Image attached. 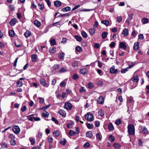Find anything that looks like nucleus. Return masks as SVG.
Wrapping results in <instances>:
<instances>
[{"label": "nucleus", "mask_w": 149, "mask_h": 149, "mask_svg": "<svg viewBox=\"0 0 149 149\" xmlns=\"http://www.w3.org/2000/svg\"><path fill=\"white\" fill-rule=\"evenodd\" d=\"M95 126L96 127H98L100 126V123L99 121H96L95 122Z\"/></svg>", "instance_id": "338daca9"}, {"label": "nucleus", "mask_w": 149, "mask_h": 149, "mask_svg": "<svg viewBox=\"0 0 149 149\" xmlns=\"http://www.w3.org/2000/svg\"><path fill=\"white\" fill-rule=\"evenodd\" d=\"M53 135L54 136L57 137L59 135V132L58 130H55L53 132Z\"/></svg>", "instance_id": "412c9836"}, {"label": "nucleus", "mask_w": 149, "mask_h": 149, "mask_svg": "<svg viewBox=\"0 0 149 149\" xmlns=\"http://www.w3.org/2000/svg\"><path fill=\"white\" fill-rule=\"evenodd\" d=\"M128 132L131 135H134L135 134L134 127L132 124L129 125L127 127Z\"/></svg>", "instance_id": "f257e3e1"}, {"label": "nucleus", "mask_w": 149, "mask_h": 149, "mask_svg": "<svg viewBox=\"0 0 149 149\" xmlns=\"http://www.w3.org/2000/svg\"><path fill=\"white\" fill-rule=\"evenodd\" d=\"M26 106H24L23 107H22L21 109V110L22 112H24L26 111Z\"/></svg>", "instance_id": "0e129e2a"}, {"label": "nucleus", "mask_w": 149, "mask_h": 149, "mask_svg": "<svg viewBox=\"0 0 149 149\" xmlns=\"http://www.w3.org/2000/svg\"><path fill=\"white\" fill-rule=\"evenodd\" d=\"M8 34L11 37H13L15 35V33L13 30H10L8 31Z\"/></svg>", "instance_id": "2eb2a0df"}, {"label": "nucleus", "mask_w": 149, "mask_h": 149, "mask_svg": "<svg viewBox=\"0 0 149 149\" xmlns=\"http://www.w3.org/2000/svg\"><path fill=\"white\" fill-rule=\"evenodd\" d=\"M108 127L111 131H113L114 130V127L111 123H110L108 124Z\"/></svg>", "instance_id": "c756f323"}, {"label": "nucleus", "mask_w": 149, "mask_h": 149, "mask_svg": "<svg viewBox=\"0 0 149 149\" xmlns=\"http://www.w3.org/2000/svg\"><path fill=\"white\" fill-rule=\"evenodd\" d=\"M132 80L134 82H138L139 81V77L137 76H134L132 78Z\"/></svg>", "instance_id": "6ab92c4d"}, {"label": "nucleus", "mask_w": 149, "mask_h": 149, "mask_svg": "<svg viewBox=\"0 0 149 149\" xmlns=\"http://www.w3.org/2000/svg\"><path fill=\"white\" fill-rule=\"evenodd\" d=\"M34 24L36 26L39 27L40 26V22L38 20H36L34 21Z\"/></svg>", "instance_id": "f704fd0d"}, {"label": "nucleus", "mask_w": 149, "mask_h": 149, "mask_svg": "<svg viewBox=\"0 0 149 149\" xmlns=\"http://www.w3.org/2000/svg\"><path fill=\"white\" fill-rule=\"evenodd\" d=\"M97 102L100 104H102L104 101V97L102 96H100L97 98Z\"/></svg>", "instance_id": "39448f33"}, {"label": "nucleus", "mask_w": 149, "mask_h": 149, "mask_svg": "<svg viewBox=\"0 0 149 149\" xmlns=\"http://www.w3.org/2000/svg\"><path fill=\"white\" fill-rule=\"evenodd\" d=\"M76 50L78 52H81L82 51L81 47L78 46L76 47Z\"/></svg>", "instance_id": "de8ad7c7"}, {"label": "nucleus", "mask_w": 149, "mask_h": 149, "mask_svg": "<svg viewBox=\"0 0 149 149\" xmlns=\"http://www.w3.org/2000/svg\"><path fill=\"white\" fill-rule=\"evenodd\" d=\"M31 34V33L29 31H27L24 33V35L27 38L29 37L30 36Z\"/></svg>", "instance_id": "e433bc0d"}, {"label": "nucleus", "mask_w": 149, "mask_h": 149, "mask_svg": "<svg viewBox=\"0 0 149 149\" xmlns=\"http://www.w3.org/2000/svg\"><path fill=\"white\" fill-rule=\"evenodd\" d=\"M76 134V132L74 130H70L69 132V134L71 136L75 135Z\"/></svg>", "instance_id": "4c0bfd02"}, {"label": "nucleus", "mask_w": 149, "mask_h": 149, "mask_svg": "<svg viewBox=\"0 0 149 149\" xmlns=\"http://www.w3.org/2000/svg\"><path fill=\"white\" fill-rule=\"evenodd\" d=\"M71 10V8L69 6H67V7H65L64 8H63L62 10V11L64 12H68L70 10Z\"/></svg>", "instance_id": "a211bd4d"}, {"label": "nucleus", "mask_w": 149, "mask_h": 149, "mask_svg": "<svg viewBox=\"0 0 149 149\" xmlns=\"http://www.w3.org/2000/svg\"><path fill=\"white\" fill-rule=\"evenodd\" d=\"M38 6L39 7V9L40 10H42L44 8V5L42 3L41 4L39 3Z\"/></svg>", "instance_id": "79ce46f5"}, {"label": "nucleus", "mask_w": 149, "mask_h": 149, "mask_svg": "<svg viewBox=\"0 0 149 149\" xmlns=\"http://www.w3.org/2000/svg\"><path fill=\"white\" fill-rule=\"evenodd\" d=\"M60 144L63 145H65L66 143V140L65 139L61 140L60 141Z\"/></svg>", "instance_id": "a18cd8bd"}, {"label": "nucleus", "mask_w": 149, "mask_h": 149, "mask_svg": "<svg viewBox=\"0 0 149 149\" xmlns=\"http://www.w3.org/2000/svg\"><path fill=\"white\" fill-rule=\"evenodd\" d=\"M54 6L56 7H59L61 5V3L59 1H56L54 2Z\"/></svg>", "instance_id": "9b49d317"}, {"label": "nucleus", "mask_w": 149, "mask_h": 149, "mask_svg": "<svg viewBox=\"0 0 149 149\" xmlns=\"http://www.w3.org/2000/svg\"><path fill=\"white\" fill-rule=\"evenodd\" d=\"M67 71V70L65 69V68H63L62 69L60 70H59V72L60 73H62L64 72H65Z\"/></svg>", "instance_id": "6e6d98bb"}, {"label": "nucleus", "mask_w": 149, "mask_h": 149, "mask_svg": "<svg viewBox=\"0 0 149 149\" xmlns=\"http://www.w3.org/2000/svg\"><path fill=\"white\" fill-rule=\"evenodd\" d=\"M29 140L30 142H31V145H33L35 144V140L34 138L31 137L29 138Z\"/></svg>", "instance_id": "473e14b6"}, {"label": "nucleus", "mask_w": 149, "mask_h": 149, "mask_svg": "<svg viewBox=\"0 0 149 149\" xmlns=\"http://www.w3.org/2000/svg\"><path fill=\"white\" fill-rule=\"evenodd\" d=\"M114 66H113L111 67L110 70V73L112 74H115L117 73L118 71V70L114 68Z\"/></svg>", "instance_id": "9d476101"}, {"label": "nucleus", "mask_w": 149, "mask_h": 149, "mask_svg": "<svg viewBox=\"0 0 149 149\" xmlns=\"http://www.w3.org/2000/svg\"><path fill=\"white\" fill-rule=\"evenodd\" d=\"M90 144L88 142L86 143L83 146V147L85 148H88Z\"/></svg>", "instance_id": "3c124183"}, {"label": "nucleus", "mask_w": 149, "mask_h": 149, "mask_svg": "<svg viewBox=\"0 0 149 149\" xmlns=\"http://www.w3.org/2000/svg\"><path fill=\"white\" fill-rule=\"evenodd\" d=\"M85 118L87 121H91L93 119V116L90 113H88L85 115Z\"/></svg>", "instance_id": "f03ea898"}, {"label": "nucleus", "mask_w": 149, "mask_h": 149, "mask_svg": "<svg viewBox=\"0 0 149 149\" xmlns=\"http://www.w3.org/2000/svg\"><path fill=\"white\" fill-rule=\"evenodd\" d=\"M139 43L138 42H136L134 44L133 49L136 51L138 50L139 49Z\"/></svg>", "instance_id": "ddd939ff"}, {"label": "nucleus", "mask_w": 149, "mask_h": 149, "mask_svg": "<svg viewBox=\"0 0 149 149\" xmlns=\"http://www.w3.org/2000/svg\"><path fill=\"white\" fill-rule=\"evenodd\" d=\"M59 65L58 64H56L53 67V69L54 70H56L58 69Z\"/></svg>", "instance_id": "052dcab7"}, {"label": "nucleus", "mask_w": 149, "mask_h": 149, "mask_svg": "<svg viewBox=\"0 0 149 149\" xmlns=\"http://www.w3.org/2000/svg\"><path fill=\"white\" fill-rule=\"evenodd\" d=\"M58 113L60 115H61L62 117H65L66 115V113L65 111L62 109H60L58 111Z\"/></svg>", "instance_id": "6e6552de"}, {"label": "nucleus", "mask_w": 149, "mask_h": 149, "mask_svg": "<svg viewBox=\"0 0 149 149\" xmlns=\"http://www.w3.org/2000/svg\"><path fill=\"white\" fill-rule=\"evenodd\" d=\"M49 115V113L46 111L43 112L42 113V116L44 118L47 117Z\"/></svg>", "instance_id": "cd10ccee"}, {"label": "nucleus", "mask_w": 149, "mask_h": 149, "mask_svg": "<svg viewBox=\"0 0 149 149\" xmlns=\"http://www.w3.org/2000/svg\"><path fill=\"white\" fill-rule=\"evenodd\" d=\"M64 55L65 54L63 52L59 53L58 55L59 58L60 59H63L64 57Z\"/></svg>", "instance_id": "f3484780"}, {"label": "nucleus", "mask_w": 149, "mask_h": 149, "mask_svg": "<svg viewBox=\"0 0 149 149\" xmlns=\"http://www.w3.org/2000/svg\"><path fill=\"white\" fill-rule=\"evenodd\" d=\"M141 132L144 134H146L148 132V130L147 128L145 126L142 127L141 128Z\"/></svg>", "instance_id": "f8f14e48"}, {"label": "nucleus", "mask_w": 149, "mask_h": 149, "mask_svg": "<svg viewBox=\"0 0 149 149\" xmlns=\"http://www.w3.org/2000/svg\"><path fill=\"white\" fill-rule=\"evenodd\" d=\"M52 120L56 124H58V120L54 117H52Z\"/></svg>", "instance_id": "5fc2aeb1"}, {"label": "nucleus", "mask_w": 149, "mask_h": 149, "mask_svg": "<svg viewBox=\"0 0 149 149\" xmlns=\"http://www.w3.org/2000/svg\"><path fill=\"white\" fill-rule=\"evenodd\" d=\"M115 45V43L114 42H112L109 45V46L111 47H113Z\"/></svg>", "instance_id": "69168bd1"}, {"label": "nucleus", "mask_w": 149, "mask_h": 149, "mask_svg": "<svg viewBox=\"0 0 149 149\" xmlns=\"http://www.w3.org/2000/svg\"><path fill=\"white\" fill-rule=\"evenodd\" d=\"M87 127L89 129L93 128V125L90 123H87Z\"/></svg>", "instance_id": "13d9d810"}, {"label": "nucleus", "mask_w": 149, "mask_h": 149, "mask_svg": "<svg viewBox=\"0 0 149 149\" xmlns=\"http://www.w3.org/2000/svg\"><path fill=\"white\" fill-rule=\"evenodd\" d=\"M148 19L147 18H143L141 19L142 22L143 24L148 23Z\"/></svg>", "instance_id": "5701e85b"}, {"label": "nucleus", "mask_w": 149, "mask_h": 149, "mask_svg": "<svg viewBox=\"0 0 149 149\" xmlns=\"http://www.w3.org/2000/svg\"><path fill=\"white\" fill-rule=\"evenodd\" d=\"M95 31V28H93L89 29V32L91 35H93L94 34Z\"/></svg>", "instance_id": "b1692460"}, {"label": "nucleus", "mask_w": 149, "mask_h": 149, "mask_svg": "<svg viewBox=\"0 0 149 149\" xmlns=\"http://www.w3.org/2000/svg\"><path fill=\"white\" fill-rule=\"evenodd\" d=\"M113 146L117 149H119L121 147V146L120 144L116 143H114Z\"/></svg>", "instance_id": "c9c22d12"}, {"label": "nucleus", "mask_w": 149, "mask_h": 149, "mask_svg": "<svg viewBox=\"0 0 149 149\" xmlns=\"http://www.w3.org/2000/svg\"><path fill=\"white\" fill-rule=\"evenodd\" d=\"M115 123L117 125H118L121 123V121L120 119H118L116 120Z\"/></svg>", "instance_id": "c03bdc74"}, {"label": "nucleus", "mask_w": 149, "mask_h": 149, "mask_svg": "<svg viewBox=\"0 0 149 149\" xmlns=\"http://www.w3.org/2000/svg\"><path fill=\"white\" fill-rule=\"evenodd\" d=\"M88 87L89 88H92L94 87L93 84L92 83H89L87 85Z\"/></svg>", "instance_id": "8fccbe9b"}, {"label": "nucleus", "mask_w": 149, "mask_h": 149, "mask_svg": "<svg viewBox=\"0 0 149 149\" xmlns=\"http://www.w3.org/2000/svg\"><path fill=\"white\" fill-rule=\"evenodd\" d=\"M86 136L88 138H91L93 136L92 132L91 131L87 132L86 134Z\"/></svg>", "instance_id": "393cba45"}, {"label": "nucleus", "mask_w": 149, "mask_h": 149, "mask_svg": "<svg viewBox=\"0 0 149 149\" xmlns=\"http://www.w3.org/2000/svg\"><path fill=\"white\" fill-rule=\"evenodd\" d=\"M80 73L83 74H85L88 72V69L87 68H83L80 70Z\"/></svg>", "instance_id": "dca6fc26"}, {"label": "nucleus", "mask_w": 149, "mask_h": 149, "mask_svg": "<svg viewBox=\"0 0 149 149\" xmlns=\"http://www.w3.org/2000/svg\"><path fill=\"white\" fill-rule=\"evenodd\" d=\"M79 91L81 93H84L86 92V90L84 87H81L79 89Z\"/></svg>", "instance_id": "49530a36"}, {"label": "nucleus", "mask_w": 149, "mask_h": 149, "mask_svg": "<svg viewBox=\"0 0 149 149\" xmlns=\"http://www.w3.org/2000/svg\"><path fill=\"white\" fill-rule=\"evenodd\" d=\"M108 35L107 33L106 32H104L102 34V37L103 39L105 38Z\"/></svg>", "instance_id": "7c9ffc66"}, {"label": "nucleus", "mask_w": 149, "mask_h": 149, "mask_svg": "<svg viewBox=\"0 0 149 149\" xmlns=\"http://www.w3.org/2000/svg\"><path fill=\"white\" fill-rule=\"evenodd\" d=\"M122 34H123L125 36H127L128 34V30L126 28L124 29L122 32Z\"/></svg>", "instance_id": "4468645a"}, {"label": "nucleus", "mask_w": 149, "mask_h": 149, "mask_svg": "<svg viewBox=\"0 0 149 149\" xmlns=\"http://www.w3.org/2000/svg\"><path fill=\"white\" fill-rule=\"evenodd\" d=\"M13 131L16 134H19V126L17 125H14L13 127Z\"/></svg>", "instance_id": "423d86ee"}, {"label": "nucleus", "mask_w": 149, "mask_h": 149, "mask_svg": "<svg viewBox=\"0 0 149 149\" xmlns=\"http://www.w3.org/2000/svg\"><path fill=\"white\" fill-rule=\"evenodd\" d=\"M72 105L70 102H66L64 105V108L67 110H70L72 109Z\"/></svg>", "instance_id": "7ed1b4c3"}, {"label": "nucleus", "mask_w": 149, "mask_h": 149, "mask_svg": "<svg viewBox=\"0 0 149 149\" xmlns=\"http://www.w3.org/2000/svg\"><path fill=\"white\" fill-rule=\"evenodd\" d=\"M115 138L114 136L112 135H110L109 137V141L112 142L114 141Z\"/></svg>", "instance_id": "bb28decb"}, {"label": "nucleus", "mask_w": 149, "mask_h": 149, "mask_svg": "<svg viewBox=\"0 0 149 149\" xmlns=\"http://www.w3.org/2000/svg\"><path fill=\"white\" fill-rule=\"evenodd\" d=\"M97 139L99 140H101L102 139V136L100 133H98L96 134Z\"/></svg>", "instance_id": "aec40b11"}, {"label": "nucleus", "mask_w": 149, "mask_h": 149, "mask_svg": "<svg viewBox=\"0 0 149 149\" xmlns=\"http://www.w3.org/2000/svg\"><path fill=\"white\" fill-rule=\"evenodd\" d=\"M94 47L95 48L98 49L100 47V45L99 43H95L94 44Z\"/></svg>", "instance_id": "680f3d73"}, {"label": "nucleus", "mask_w": 149, "mask_h": 149, "mask_svg": "<svg viewBox=\"0 0 149 149\" xmlns=\"http://www.w3.org/2000/svg\"><path fill=\"white\" fill-rule=\"evenodd\" d=\"M60 85L61 87H64L66 85V83L64 81H62L60 84Z\"/></svg>", "instance_id": "774afa93"}, {"label": "nucleus", "mask_w": 149, "mask_h": 149, "mask_svg": "<svg viewBox=\"0 0 149 149\" xmlns=\"http://www.w3.org/2000/svg\"><path fill=\"white\" fill-rule=\"evenodd\" d=\"M17 22V19L15 18H14L11 20L10 22V24L11 26H13L15 25Z\"/></svg>", "instance_id": "1a4fd4ad"}, {"label": "nucleus", "mask_w": 149, "mask_h": 149, "mask_svg": "<svg viewBox=\"0 0 149 149\" xmlns=\"http://www.w3.org/2000/svg\"><path fill=\"white\" fill-rule=\"evenodd\" d=\"M128 69L127 68H125V69H122L121 70V72L122 73H125L126 72H127V71H128Z\"/></svg>", "instance_id": "864d4df0"}, {"label": "nucleus", "mask_w": 149, "mask_h": 149, "mask_svg": "<svg viewBox=\"0 0 149 149\" xmlns=\"http://www.w3.org/2000/svg\"><path fill=\"white\" fill-rule=\"evenodd\" d=\"M119 46L120 48L124 50L126 49L127 47L125 43L123 42H120Z\"/></svg>", "instance_id": "0eeeda50"}, {"label": "nucleus", "mask_w": 149, "mask_h": 149, "mask_svg": "<svg viewBox=\"0 0 149 149\" xmlns=\"http://www.w3.org/2000/svg\"><path fill=\"white\" fill-rule=\"evenodd\" d=\"M98 23L97 21H95V22L94 24L93 25L94 28H97L98 25Z\"/></svg>", "instance_id": "e2e57ef3"}, {"label": "nucleus", "mask_w": 149, "mask_h": 149, "mask_svg": "<svg viewBox=\"0 0 149 149\" xmlns=\"http://www.w3.org/2000/svg\"><path fill=\"white\" fill-rule=\"evenodd\" d=\"M99 115L102 117L104 115V111L102 109H100L98 111Z\"/></svg>", "instance_id": "4be33fe9"}, {"label": "nucleus", "mask_w": 149, "mask_h": 149, "mask_svg": "<svg viewBox=\"0 0 149 149\" xmlns=\"http://www.w3.org/2000/svg\"><path fill=\"white\" fill-rule=\"evenodd\" d=\"M32 61L33 62H35L36 60L37 56L35 54H33L31 56Z\"/></svg>", "instance_id": "72a5a7b5"}, {"label": "nucleus", "mask_w": 149, "mask_h": 149, "mask_svg": "<svg viewBox=\"0 0 149 149\" xmlns=\"http://www.w3.org/2000/svg\"><path fill=\"white\" fill-rule=\"evenodd\" d=\"M56 52V49L54 47L51 48L49 50V53L51 54H54Z\"/></svg>", "instance_id": "a878e982"}, {"label": "nucleus", "mask_w": 149, "mask_h": 149, "mask_svg": "<svg viewBox=\"0 0 149 149\" xmlns=\"http://www.w3.org/2000/svg\"><path fill=\"white\" fill-rule=\"evenodd\" d=\"M47 140L48 142L50 144L52 143L53 141V139L50 136L48 137Z\"/></svg>", "instance_id": "58836bf2"}, {"label": "nucleus", "mask_w": 149, "mask_h": 149, "mask_svg": "<svg viewBox=\"0 0 149 149\" xmlns=\"http://www.w3.org/2000/svg\"><path fill=\"white\" fill-rule=\"evenodd\" d=\"M116 18V21L118 23L120 22L122 20V17L121 16H117Z\"/></svg>", "instance_id": "09e8293b"}, {"label": "nucleus", "mask_w": 149, "mask_h": 149, "mask_svg": "<svg viewBox=\"0 0 149 149\" xmlns=\"http://www.w3.org/2000/svg\"><path fill=\"white\" fill-rule=\"evenodd\" d=\"M39 102L40 103H44V100L43 98L41 97H39Z\"/></svg>", "instance_id": "4d7b16f0"}, {"label": "nucleus", "mask_w": 149, "mask_h": 149, "mask_svg": "<svg viewBox=\"0 0 149 149\" xmlns=\"http://www.w3.org/2000/svg\"><path fill=\"white\" fill-rule=\"evenodd\" d=\"M74 38L76 39V40L78 42L81 41L82 40V37L78 36L75 35L74 36Z\"/></svg>", "instance_id": "c85d7f7f"}, {"label": "nucleus", "mask_w": 149, "mask_h": 149, "mask_svg": "<svg viewBox=\"0 0 149 149\" xmlns=\"http://www.w3.org/2000/svg\"><path fill=\"white\" fill-rule=\"evenodd\" d=\"M82 36L84 38H86L88 35L84 31H82L81 33Z\"/></svg>", "instance_id": "ea45409f"}, {"label": "nucleus", "mask_w": 149, "mask_h": 149, "mask_svg": "<svg viewBox=\"0 0 149 149\" xmlns=\"http://www.w3.org/2000/svg\"><path fill=\"white\" fill-rule=\"evenodd\" d=\"M78 63L77 61H74L72 63V66L74 67H75L78 66Z\"/></svg>", "instance_id": "603ef678"}, {"label": "nucleus", "mask_w": 149, "mask_h": 149, "mask_svg": "<svg viewBox=\"0 0 149 149\" xmlns=\"http://www.w3.org/2000/svg\"><path fill=\"white\" fill-rule=\"evenodd\" d=\"M50 44L51 45H54L56 44V42L54 39H52L50 41Z\"/></svg>", "instance_id": "a19ab883"}, {"label": "nucleus", "mask_w": 149, "mask_h": 149, "mask_svg": "<svg viewBox=\"0 0 149 149\" xmlns=\"http://www.w3.org/2000/svg\"><path fill=\"white\" fill-rule=\"evenodd\" d=\"M69 15V14L68 13H67L64 14H60L59 15H58L57 17H65L68 16Z\"/></svg>", "instance_id": "37998d69"}, {"label": "nucleus", "mask_w": 149, "mask_h": 149, "mask_svg": "<svg viewBox=\"0 0 149 149\" xmlns=\"http://www.w3.org/2000/svg\"><path fill=\"white\" fill-rule=\"evenodd\" d=\"M40 82L41 85L45 87H47L49 84L46 83L45 79L44 78H42L40 79Z\"/></svg>", "instance_id": "20e7f679"}, {"label": "nucleus", "mask_w": 149, "mask_h": 149, "mask_svg": "<svg viewBox=\"0 0 149 149\" xmlns=\"http://www.w3.org/2000/svg\"><path fill=\"white\" fill-rule=\"evenodd\" d=\"M101 23L105 25L106 26H108L109 24V22L107 20L102 21Z\"/></svg>", "instance_id": "2f4dec72"}, {"label": "nucleus", "mask_w": 149, "mask_h": 149, "mask_svg": "<svg viewBox=\"0 0 149 149\" xmlns=\"http://www.w3.org/2000/svg\"><path fill=\"white\" fill-rule=\"evenodd\" d=\"M79 77V76L77 74H74L72 77L73 79L74 80H76Z\"/></svg>", "instance_id": "bf43d9fd"}]
</instances>
